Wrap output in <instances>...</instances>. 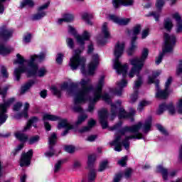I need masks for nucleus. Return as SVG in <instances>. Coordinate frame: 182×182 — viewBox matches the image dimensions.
Returning <instances> with one entry per match:
<instances>
[{
  "label": "nucleus",
  "instance_id": "1",
  "mask_svg": "<svg viewBox=\"0 0 182 182\" xmlns=\"http://www.w3.org/2000/svg\"><path fill=\"white\" fill-rule=\"evenodd\" d=\"M80 83L81 85V90L75 95L74 98L75 105H78V103H85L86 100H89L90 104L88 107V112H93V109H95L93 103L99 102L100 97H102L107 103H112V100L108 94L102 95V90L103 89V85H105V76L100 77L98 84L94 90L93 98L89 97V93L93 90V85L89 84V80L86 81L82 80Z\"/></svg>",
  "mask_w": 182,
  "mask_h": 182
},
{
  "label": "nucleus",
  "instance_id": "2",
  "mask_svg": "<svg viewBox=\"0 0 182 182\" xmlns=\"http://www.w3.org/2000/svg\"><path fill=\"white\" fill-rule=\"evenodd\" d=\"M124 48H126V43L120 41L116 43L114 48V55L115 56L114 69H116L119 75H122L124 77H126L127 70H129V64L122 65V63L119 60L124 52Z\"/></svg>",
  "mask_w": 182,
  "mask_h": 182
},
{
  "label": "nucleus",
  "instance_id": "3",
  "mask_svg": "<svg viewBox=\"0 0 182 182\" xmlns=\"http://www.w3.org/2000/svg\"><path fill=\"white\" fill-rule=\"evenodd\" d=\"M38 60V55H31L30 60L27 61V63L30 68V70H27L24 66H20L18 68L14 70V75L16 76V80L19 82L21 80V75L27 72L28 77L31 76H35L36 72H38V64L36 63Z\"/></svg>",
  "mask_w": 182,
  "mask_h": 182
},
{
  "label": "nucleus",
  "instance_id": "4",
  "mask_svg": "<svg viewBox=\"0 0 182 182\" xmlns=\"http://www.w3.org/2000/svg\"><path fill=\"white\" fill-rule=\"evenodd\" d=\"M149 56V49L144 48L141 58L135 57L131 60H129V63L133 67L130 69L129 73V77L130 78L134 77V75L136 73H140L141 70L143 69V66H144V60L147 59Z\"/></svg>",
  "mask_w": 182,
  "mask_h": 182
},
{
  "label": "nucleus",
  "instance_id": "5",
  "mask_svg": "<svg viewBox=\"0 0 182 182\" xmlns=\"http://www.w3.org/2000/svg\"><path fill=\"white\" fill-rule=\"evenodd\" d=\"M74 52V55L70 59L69 66H70L72 70H76L79 67V65H80L82 73H85V63H86V58L84 57L80 58V54L82 53L80 49L75 50Z\"/></svg>",
  "mask_w": 182,
  "mask_h": 182
},
{
  "label": "nucleus",
  "instance_id": "6",
  "mask_svg": "<svg viewBox=\"0 0 182 182\" xmlns=\"http://www.w3.org/2000/svg\"><path fill=\"white\" fill-rule=\"evenodd\" d=\"M177 42V38L176 36L173 34H168L167 33H164V46H163V52L164 53H171L173 52V49L174 48V46Z\"/></svg>",
  "mask_w": 182,
  "mask_h": 182
},
{
  "label": "nucleus",
  "instance_id": "7",
  "mask_svg": "<svg viewBox=\"0 0 182 182\" xmlns=\"http://www.w3.org/2000/svg\"><path fill=\"white\" fill-rule=\"evenodd\" d=\"M33 156V150L30 149L28 152H23L20 159V166L28 167L31 164V160Z\"/></svg>",
  "mask_w": 182,
  "mask_h": 182
},
{
  "label": "nucleus",
  "instance_id": "8",
  "mask_svg": "<svg viewBox=\"0 0 182 182\" xmlns=\"http://www.w3.org/2000/svg\"><path fill=\"white\" fill-rule=\"evenodd\" d=\"M102 33L104 36H99L97 37V43L98 45H105L106 43V39H110V31H109V28L107 27V23H104L102 28Z\"/></svg>",
  "mask_w": 182,
  "mask_h": 182
},
{
  "label": "nucleus",
  "instance_id": "9",
  "mask_svg": "<svg viewBox=\"0 0 182 182\" xmlns=\"http://www.w3.org/2000/svg\"><path fill=\"white\" fill-rule=\"evenodd\" d=\"M98 114L100 117V123L102 129H107L109 127V122H107L109 111L107 109H102L99 111Z\"/></svg>",
  "mask_w": 182,
  "mask_h": 182
},
{
  "label": "nucleus",
  "instance_id": "10",
  "mask_svg": "<svg viewBox=\"0 0 182 182\" xmlns=\"http://www.w3.org/2000/svg\"><path fill=\"white\" fill-rule=\"evenodd\" d=\"M143 124L141 122H138L137 124L132 125L131 127H124L122 128L119 133L122 136H124L126 133H137L141 129Z\"/></svg>",
  "mask_w": 182,
  "mask_h": 182
},
{
  "label": "nucleus",
  "instance_id": "11",
  "mask_svg": "<svg viewBox=\"0 0 182 182\" xmlns=\"http://www.w3.org/2000/svg\"><path fill=\"white\" fill-rule=\"evenodd\" d=\"M49 2L46 3L44 5L41 6L38 8V13L34 14L32 17V21H39L46 16V12L43 11L45 9H48L49 7Z\"/></svg>",
  "mask_w": 182,
  "mask_h": 182
},
{
  "label": "nucleus",
  "instance_id": "12",
  "mask_svg": "<svg viewBox=\"0 0 182 182\" xmlns=\"http://www.w3.org/2000/svg\"><path fill=\"white\" fill-rule=\"evenodd\" d=\"M132 139H143V134L137 133L135 135L126 136L124 139L122 141V144L126 150L130 149V141Z\"/></svg>",
  "mask_w": 182,
  "mask_h": 182
},
{
  "label": "nucleus",
  "instance_id": "13",
  "mask_svg": "<svg viewBox=\"0 0 182 182\" xmlns=\"http://www.w3.org/2000/svg\"><path fill=\"white\" fill-rule=\"evenodd\" d=\"M58 129L60 130V129H65V130L62 133L61 136H66L68 133H69V130H73V125L70 124L68 119H62L59 122Z\"/></svg>",
  "mask_w": 182,
  "mask_h": 182
},
{
  "label": "nucleus",
  "instance_id": "14",
  "mask_svg": "<svg viewBox=\"0 0 182 182\" xmlns=\"http://www.w3.org/2000/svg\"><path fill=\"white\" fill-rule=\"evenodd\" d=\"M99 65V55L95 54L92 57V61L88 65L89 75H94L97 66Z\"/></svg>",
  "mask_w": 182,
  "mask_h": 182
},
{
  "label": "nucleus",
  "instance_id": "15",
  "mask_svg": "<svg viewBox=\"0 0 182 182\" xmlns=\"http://www.w3.org/2000/svg\"><path fill=\"white\" fill-rule=\"evenodd\" d=\"M11 36H12V31L8 29L5 26L0 28V39L2 41H8Z\"/></svg>",
  "mask_w": 182,
  "mask_h": 182
},
{
  "label": "nucleus",
  "instance_id": "16",
  "mask_svg": "<svg viewBox=\"0 0 182 182\" xmlns=\"http://www.w3.org/2000/svg\"><path fill=\"white\" fill-rule=\"evenodd\" d=\"M109 19L113 22H114L115 23H117L118 25H121V26H126L130 22V21H132L131 18H120L115 15H110Z\"/></svg>",
  "mask_w": 182,
  "mask_h": 182
},
{
  "label": "nucleus",
  "instance_id": "17",
  "mask_svg": "<svg viewBox=\"0 0 182 182\" xmlns=\"http://www.w3.org/2000/svg\"><path fill=\"white\" fill-rule=\"evenodd\" d=\"M120 140H122V135H117L115 139L109 143L111 147L114 146L115 151H122V143H120Z\"/></svg>",
  "mask_w": 182,
  "mask_h": 182
},
{
  "label": "nucleus",
  "instance_id": "18",
  "mask_svg": "<svg viewBox=\"0 0 182 182\" xmlns=\"http://www.w3.org/2000/svg\"><path fill=\"white\" fill-rule=\"evenodd\" d=\"M133 0H112V5L114 8L117 9L120 5L127 6L129 5H133Z\"/></svg>",
  "mask_w": 182,
  "mask_h": 182
},
{
  "label": "nucleus",
  "instance_id": "19",
  "mask_svg": "<svg viewBox=\"0 0 182 182\" xmlns=\"http://www.w3.org/2000/svg\"><path fill=\"white\" fill-rule=\"evenodd\" d=\"M75 39L80 45H85V41H89L90 39V34L87 31H84L82 36H75Z\"/></svg>",
  "mask_w": 182,
  "mask_h": 182
},
{
  "label": "nucleus",
  "instance_id": "20",
  "mask_svg": "<svg viewBox=\"0 0 182 182\" xmlns=\"http://www.w3.org/2000/svg\"><path fill=\"white\" fill-rule=\"evenodd\" d=\"M30 106L31 105H29V103L26 102L24 104V108H23V112L16 114L14 116V119H21V117H25V119H28V111L29 110Z\"/></svg>",
  "mask_w": 182,
  "mask_h": 182
},
{
  "label": "nucleus",
  "instance_id": "21",
  "mask_svg": "<svg viewBox=\"0 0 182 182\" xmlns=\"http://www.w3.org/2000/svg\"><path fill=\"white\" fill-rule=\"evenodd\" d=\"M7 109L4 105H0V126L6 122L8 115L6 114Z\"/></svg>",
  "mask_w": 182,
  "mask_h": 182
},
{
  "label": "nucleus",
  "instance_id": "22",
  "mask_svg": "<svg viewBox=\"0 0 182 182\" xmlns=\"http://www.w3.org/2000/svg\"><path fill=\"white\" fill-rule=\"evenodd\" d=\"M136 41H137V37H131V46L127 51L129 56H132L133 53H134L136 49H137Z\"/></svg>",
  "mask_w": 182,
  "mask_h": 182
},
{
  "label": "nucleus",
  "instance_id": "23",
  "mask_svg": "<svg viewBox=\"0 0 182 182\" xmlns=\"http://www.w3.org/2000/svg\"><path fill=\"white\" fill-rule=\"evenodd\" d=\"M15 137L21 143H26L29 140V136L21 132H16L15 133Z\"/></svg>",
  "mask_w": 182,
  "mask_h": 182
},
{
  "label": "nucleus",
  "instance_id": "24",
  "mask_svg": "<svg viewBox=\"0 0 182 182\" xmlns=\"http://www.w3.org/2000/svg\"><path fill=\"white\" fill-rule=\"evenodd\" d=\"M127 85V81L126 80H122L120 82L118 83L119 89H115L114 90V95L117 96H122L123 92V88Z\"/></svg>",
  "mask_w": 182,
  "mask_h": 182
},
{
  "label": "nucleus",
  "instance_id": "25",
  "mask_svg": "<svg viewBox=\"0 0 182 182\" xmlns=\"http://www.w3.org/2000/svg\"><path fill=\"white\" fill-rule=\"evenodd\" d=\"M11 52H14V48L11 47H6L4 44L0 43V55L5 56V55H9Z\"/></svg>",
  "mask_w": 182,
  "mask_h": 182
},
{
  "label": "nucleus",
  "instance_id": "26",
  "mask_svg": "<svg viewBox=\"0 0 182 182\" xmlns=\"http://www.w3.org/2000/svg\"><path fill=\"white\" fill-rule=\"evenodd\" d=\"M38 122H39V118H38L37 117H31L28 120L26 126L23 129V132H26L27 130H29V129H31V127H32V124H33L35 123H38Z\"/></svg>",
  "mask_w": 182,
  "mask_h": 182
},
{
  "label": "nucleus",
  "instance_id": "27",
  "mask_svg": "<svg viewBox=\"0 0 182 182\" xmlns=\"http://www.w3.org/2000/svg\"><path fill=\"white\" fill-rule=\"evenodd\" d=\"M49 140V149L50 150H52L53 148V146L56 144V140H58V136L56 135V133L53 132L51 136L48 139Z\"/></svg>",
  "mask_w": 182,
  "mask_h": 182
},
{
  "label": "nucleus",
  "instance_id": "28",
  "mask_svg": "<svg viewBox=\"0 0 182 182\" xmlns=\"http://www.w3.org/2000/svg\"><path fill=\"white\" fill-rule=\"evenodd\" d=\"M96 126V121L93 119H91L88 122V126L84 127L81 130H80V133H83L85 132H89L92 127Z\"/></svg>",
  "mask_w": 182,
  "mask_h": 182
},
{
  "label": "nucleus",
  "instance_id": "29",
  "mask_svg": "<svg viewBox=\"0 0 182 182\" xmlns=\"http://www.w3.org/2000/svg\"><path fill=\"white\" fill-rule=\"evenodd\" d=\"M168 97V90H158L156 92V97L159 99H167Z\"/></svg>",
  "mask_w": 182,
  "mask_h": 182
},
{
  "label": "nucleus",
  "instance_id": "30",
  "mask_svg": "<svg viewBox=\"0 0 182 182\" xmlns=\"http://www.w3.org/2000/svg\"><path fill=\"white\" fill-rule=\"evenodd\" d=\"M158 76H160V72L156 71L153 73L152 77H149L148 83L149 85H151V83H156L157 87H159V80H156V82L154 81V79H156V77H158Z\"/></svg>",
  "mask_w": 182,
  "mask_h": 182
},
{
  "label": "nucleus",
  "instance_id": "31",
  "mask_svg": "<svg viewBox=\"0 0 182 182\" xmlns=\"http://www.w3.org/2000/svg\"><path fill=\"white\" fill-rule=\"evenodd\" d=\"M82 18L83 19V21L87 22L88 25H93V23L90 21V19H93V14L89 13H84L82 15Z\"/></svg>",
  "mask_w": 182,
  "mask_h": 182
},
{
  "label": "nucleus",
  "instance_id": "32",
  "mask_svg": "<svg viewBox=\"0 0 182 182\" xmlns=\"http://www.w3.org/2000/svg\"><path fill=\"white\" fill-rule=\"evenodd\" d=\"M119 119H127V117H133V114L132 112L127 113L124 109L121 108L119 109Z\"/></svg>",
  "mask_w": 182,
  "mask_h": 182
},
{
  "label": "nucleus",
  "instance_id": "33",
  "mask_svg": "<svg viewBox=\"0 0 182 182\" xmlns=\"http://www.w3.org/2000/svg\"><path fill=\"white\" fill-rule=\"evenodd\" d=\"M134 75H136L138 77V79L135 81V85L134 87V89L135 91L139 92V87L143 85V78L139 75L140 73H136Z\"/></svg>",
  "mask_w": 182,
  "mask_h": 182
},
{
  "label": "nucleus",
  "instance_id": "34",
  "mask_svg": "<svg viewBox=\"0 0 182 182\" xmlns=\"http://www.w3.org/2000/svg\"><path fill=\"white\" fill-rule=\"evenodd\" d=\"M141 32V25L137 24L133 27L132 29V38H137V35H139Z\"/></svg>",
  "mask_w": 182,
  "mask_h": 182
},
{
  "label": "nucleus",
  "instance_id": "35",
  "mask_svg": "<svg viewBox=\"0 0 182 182\" xmlns=\"http://www.w3.org/2000/svg\"><path fill=\"white\" fill-rule=\"evenodd\" d=\"M26 5L29 6V8H33V6H35V2H33L32 0H23L20 5L21 9L25 8Z\"/></svg>",
  "mask_w": 182,
  "mask_h": 182
},
{
  "label": "nucleus",
  "instance_id": "36",
  "mask_svg": "<svg viewBox=\"0 0 182 182\" xmlns=\"http://www.w3.org/2000/svg\"><path fill=\"white\" fill-rule=\"evenodd\" d=\"M33 80H29L28 82H26V84H24L22 87H21V94L23 95V93H25L26 92H27V90H29V89H31V87H32V85H33Z\"/></svg>",
  "mask_w": 182,
  "mask_h": 182
},
{
  "label": "nucleus",
  "instance_id": "37",
  "mask_svg": "<svg viewBox=\"0 0 182 182\" xmlns=\"http://www.w3.org/2000/svg\"><path fill=\"white\" fill-rule=\"evenodd\" d=\"M90 172L88 173V181L93 182L96 180V171L92 168H89Z\"/></svg>",
  "mask_w": 182,
  "mask_h": 182
},
{
  "label": "nucleus",
  "instance_id": "38",
  "mask_svg": "<svg viewBox=\"0 0 182 182\" xmlns=\"http://www.w3.org/2000/svg\"><path fill=\"white\" fill-rule=\"evenodd\" d=\"M111 114H110V120H114L117 114V107L114 104H111Z\"/></svg>",
  "mask_w": 182,
  "mask_h": 182
},
{
  "label": "nucleus",
  "instance_id": "39",
  "mask_svg": "<svg viewBox=\"0 0 182 182\" xmlns=\"http://www.w3.org/2000/svg\"><path fill=\"white\" fill-rule=\"evenodd\" d=\"M95 161H96V155L95 154L90 155L88 156L87 168H92Z\"/></svg>",
  "mask_w": 182,
  "mask_h": 182
},
{
  "label": "nucleus",
  "instance_id": "40",
  "mask_svg": "<svg viewBox=\"0 0 182 182\" xmlns=\"http://www.w3.org/2000/svg\"><path fill=\"white\" fill-rule=\"evenodd\" d=\"M39 140H41V136H39V135H35L28 138V143L32 145L35 144V143H38Z\"/></svg>",
  "mask_w": 182,
  "mask_h": 182
},
{
  "label": "nucleus",
  "instance_id": "41",
  "mask_svg": "<svg viewBox=\"0 0 182 182\" xmlns=\"http://www.w3.org/2000/svg\"><path fill=\"white\" fill-rule=\"evenodd\" d=\"M150 129H151V118H149V120H147L144 124V133H148L150 132Z\"/></svg>",
  "mask_w": 182,
  "mask_h": 182
},
{
  "label": "nucleus",
  "instance_id": "42",
  "mask_svg": "<svg viewBox=\"0 0 182 182\" xmlns=\"http://www.w3.org/2000/svg\"><path fill=\"white\" fill-rule=\"evenodd\" d=\"M43 120L56 121V120H59V117L55 115L46 114L43 116Z\"/></svg>",
  "mask_w": 182,
  "mask_h": 182
},
{
  "label": "nucleus",
  "instance_id": "43",
  "mask_svg": "<svg viewBox=\"0 0 182 182\" xmlns=\"http://www.w3.org/2000/svg\"><path fill=\"white\" fill-rule=\"evenodd\" d=\"M86 119H87V114H84L80 115L77 118V120L75 122V124L77 126H80V124H82V123H83V122H85Z\"/></svg>",
  "mask_w": 182,
  "mask_h": 182
},
{
  "label": "nucleus",
  "instance_id": "44",
  "mask_svg": "<svg viewBox=\"0 0 182 182\" xmlns=\"http://www.w3.org/2000/svg\"><path fill=\"white\" fill-rule=\"evenodd\" d=\"M17 59L16 60H14V65H16L18 63V65H23V63H25V62H28L26 60H25V58H23V57H22V55H21V54H17L16 55Z\"/></svg>",
  "mask_w": 182,
  "mask_h": 182
},
{
  "label": "nucleus",
  "instance_id": "45",
  "mask_svg": "<svg viewBox=\"0 0 182 182\" xmlns=\"http://www.w3.org/2000/svg\"><path fill=\"white\" fill-rule=\"evenodd\" d=\"M164 26L166 31H171V28H173V21L170 19L165 20Z\"/></svg>",
  "mask_w": 182,
  "mask_h": 182
},
{
  "label": "nucleus",
  "instance_id": "46",
  "mask_svg": "<svg viewBox=\"0 0 182 182\" xmlns=\"http://www.w3.org/2000/svg\"><path fill=\"white\" fill-rule=\"evenodd\" d=\"M14 102H15V98L12 97V98L9 99L4 104H0V105H4V107L6 110V109H8V107H9V106H11V105H13L14 103Z\"/></svg>",
  "mask_w": 182,
  "mask_h": 182
},
{
  "label": "nucleus",
  "instance_id": "47",
  "mask_svg": "<svg viewBox=\"0 0 182 182\" xmlns=\"http://www.w3.org/2000/svg\"><path fill=\"white\" fill-rule=\"evenodd\" d=\"M76 150V148L73 145H67L65 146V151L70 154H73Z\"/></svg>",
  "mask_w": 182,
  "mask_h": 182
},
{
  "label": "nucleus",
  "instance_id": "48",
  "mask_svg": "<svg viewBox=\"0 0 182 182\" xmlns=\"http://www.w3.org/2000/svg\"><path fill=\"white\" fill-rule=\"evenodd\" d=\"M165 110H167V105L166 104H161L159 105V108L157 110V114H163Z\"/></svg>",
  "mask_w": 182,
  "mask_h": 182
},
{
  "label": "nucleus",
  "instance_id": "49",
  "mask_svg": "<svg viewBox=\"0 0 182 182\" xmlns=\"http://www.w3.org/2000/svg\"><path fill=\"white\" fill-rule=\"evenodd\" d=\"M158 170H159V173H161V174L164 177V179L167 180V174H168L167 169L163 168L162 166H159L158 168Z\"/></svg>",
  "mask_w": 182,
  "mask_h": 182
},
{
  "label": "nucleus",
  "instance_id": "50",
  "mask_svg": "<svg viewBox=\"0 0 182 182\" xmlns=\"http://www.w3.org/2000/svg\"><path fill=\"white\" fill-rule=\"evenodd\" d=\"M107 164H109V161L107 160L103 161L100 164L99 171H103L105 168H107Z\"/></svg>",
  "mask_w": 182,
  "mask_h": 182
},
{
  "label": "nucleus",
  "instance_id": "51",
  "mask_svg": "<svg viewBox=\"0 0 182 182\" xmlns=\"http://www.w3.org/2000/svg\"><path fill=\"white\" fill-rule=\"evenodd\" d=\"M156 127L162 134H164V136H168V132H167V129L162 127L161 124H157Z\"/></svg>",
  "mask_w": 182,
  "mask_h": 182
},
{
  "label": "nucleus",
  "instance_id": "52",
  "mask_svg": "<svg viewBox=\"0 0 182 182\" xmlns=\"http://www.w3.org/2000/svg\"><path fill=\"white\" fill-rule=\"evenodd\" d=\"M63 18H64L65 22H72L74 19L73 15L69 14H63Z\"/></svg>",
  "mask_w": 182,
  "mask_h": 182
},
{
  "label": "nucleus",
  "instance_id": "53",
  "mask_svg": "<svg viewBox=\"0 0 182 182\" xmlns=\"http://www.w3.org/2000/svg\"><path fill=\"white\" fill-rule=\"evenodd\" d=\"M22 106H23V104L21 102H18L13 106V110L14 112H19V110L22 109Z\"/></svg>",
  "mask_w": 182,
  "mask_h": 182
},
{
  "label": "nucleus",
  "instance_id": "54",
  "mask_svg": "<svg viewBox=\"0 0 182 182\" xmlns=\"http://www.w3.org/2000/svg\"><path fill=\"white\" fill-rule=\"evenodd\" d=\"M151 102H150L149 101H146V100H143L139 103V110L141 111L143 110V108L146 106H149V105H150Z\"/></svg>",
  "mask_w": 182,
  "mask_h": 182
},
{
  "label": "nucleus",
  "instance_id": "55",
  "mask_svg": "<svg viewBox=\"0 0 182 182\" xmlns=\"http://www.w3.org/2000/svg\"><path fill=\"white\" fill-rule=\"evenodd\" d=\"M132 173H133V169H132V168H128L125 169L124 175L126 178H130V177H132Z\"/></svg>",
  "mask_w": 182,
  "mask_h": 182
},
{
  "label": "nucleus",
  "instance_id": "56",
  "mask_svg": "<svg viewBox=\"0 0 182 182\" xmlns=\"http://www.w3.org/2000/svg\"><path fill=\"white\" fill-rule=\"evenodd\" d=\"M1 73L2 77L7 78L9 76V74L8 73V70H6V68H5V66H1Z\"/></svg>",
  "mask_w": 182,
  "mask_h": 182
},
{
  "label": "nucleus",
  "instance_id": "57",
  "mask_svg": "<svg viewBox=\"0 0 182 182\" xmlns=\"http://www.w3.org/2000/svg\"><path fill=\"white\" fill-rule=\"evenodd\" d=\"M63 163V161H58L55 165L54 173H59V170H60Z\"/></svg>",
  "mask_w": 182,
  "mask_h": 182
},
{
  "label": "nucleus",
  "instance_id": "58",
  "mask_svg": "<svg viewBox=\"0 0 182 182\" xmlns=\"http://www.w3.org/2000/svg\"><path fill=\"white\" fill-rule=\"evenodd\" d=\"M139 96V91L134 90L133 95H131V103H134L137 100Z\"/></svg>",
  "mask_w": 182,
  "mask_h": 182
},
{
  "label": "nucleus",
  "instance_id": "59",
  "mask_svg": "<svg viewBox=\"0 0 182 182\" xmlns=\"http://www.w3.org/2000/svg\"><path fill=\"white\" fill-rule=\"evenodd\" d=\"M166 109L169 111L171 114H174V113H176V109L174 108V105H173V103H170L169 105H166Z\"/></svg>",
  "mask_w": 182,
  "mask_h": 182
},
{
  "label": "nucleus",
  "instance_id": "60",
  "mask_svg": "<svg viewBox=\"0 0 182 182\" xmlns=\"http://www.w3.org/2000/svg\"><path fill=\"white\" fill-rule=\"evenodd\" d=\"M127 164V156H124L121 160L118 161V164L121 166L122 167H124L126 164Z\"/></svg>",
  "mask_w": 182,
  "mask_h": 182
},
{
  "label": "nucleus",
  "instance_id": "61",
  "mask_svg": "<svg viewBox=\"0 0 182 182\" xmlns=\"http://www.w3.org/2000/svg\"><path fill=\"white\" fill-rule=\"evenodd\" d=\"M172 18H173V19L176 21L177 23L182 22L181 16H180V14H178V13H175L174 14H173Z\"/></svg>",
  "mask_w": 182,
  "mask_h": 182
},
{
  "label": "nucleus",
  "instance_id": "62",
  "mask_svg": "<svg viewBox=\"0 0 182 182\" xmlns=\"http://www.w3.org/2000/svg\"><path fill=\"white\" fill-rule=\"evenodd\" d=\"M63 56L64 55L63 53L58 54L56 62L58 63V65H62V62H63Z\"/></svg>",
  "mask_w": 182,
  "mask_h": 182
},
{
  "label": "nucleus",
  "instance_id": "63",
  "mask_svg": "<svg viewBox=\"0 0 182 182\" xmlns=\"http://www.w3.org/2000/svg\"><path fill=\"white\" fill-rule=\"evenodd\" d=\"M52 92L55 96H57V97H60V91L58 90L55 87H53L51 88Z\"/></svg>",
  "mask_w": 182,
  "mask_h": 182
},
{
  "label": "nucleus",
  "instance_id": "64",
  "mask_svg": "<svg viewBox=\"0 0 182 182\" xmlns=\"http://www.w3.org/2000/svg\"><path fill=\"white\" fill-rule=\"evenodd\" d=\"M182 73V60H180V63L176 69V75L179 76Z\"/></svg>",
  "mask_w": 182,
  "mask_h": 182
}]
</instances>
